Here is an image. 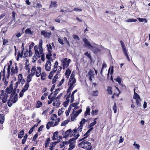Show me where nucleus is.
Instances as JSON below:
<instances>
[{
  "mask_svg": "<svg viewBox=\"0 0 150 150\" xmlns=\"http://www.w3.org/2000/svg\"><path fill=\"white\" fill-rule=\"evenodd\" d=\"M52 56V54L51 52L49 51L48 54H47L46 56V58L48 59H50V57Z\"/></svg>",
  "mask_w": 150,
  "mask_h": 150,
  "instance_id": "6e6d98bb",
  "label": "nucleus"
},
{
  "mask_svg": "<svg viewBox=\"0 0 150 150\" xmlns=\"http://www.w3.org/2000/svg\"><path fill=\"white\" fill-rule=\"evenodd\" d=\"M71 73V71L69 69H67L65 73V76L67 79H68Z\"/></svg>",
  "mask_w": 150,
  "mask_h": 150,
  "instance_id": "cd10ccee",
  "label": "nucleus"
},
{
  "mask_svg": "<svg viewBox=\"0 0 150 150\" xmlns=\"http://www.w3.org/2000/svg\"><path fill=\"white\" fill-rule=\"evenodd\" d=\"M79 147L83 148L85 150H91L92 146L91 143L87 141L83 140L79 144Z\"/></svg>",
  "mask_w": 150,
  "mask_h": 150,
  "instance_id": "20e7f679",
  "label": "nucleus"
},
{
  "mask_svg": "<svg viewBox=\"0 0 150 150\" xmlns=\"http://www.w3.org/2000/svg\"><path fill=\"white\" fill-rule=\"evenodd\" d=\"M60 120V119L59 118H58L57 119V121L55 122L52 121L48 122L46 125V128L47 129H48L51 127H54L57 125L59 122Z\"/></svg>",
  "mask_w": 150,
  "mask_h": 150,
  "instance_id": "0eeeda50",
  "label": "nucleus"
},
{
  "mask_svg": "<svg viewBox=\"0 0 150 150\" xmlns=\"http://www.w3.org/2000/svg\"><path fill=\"white\" fill-rule=\"evenodd\" d=\"M136 103L137 105L138 106H140V102L141 101V99L140 98L139 99H136Z\"/></svg>",
  "mask_w": 150,
  "mask_h": 150,
  "instance_id": "8fccbe9b",
  "label": "nucleus"
},
{
  "mask_svg": "<svg viewBox=\"0 0 150 150\" xmlns=\"http://www.w3.org/2000/svg\"><path fill=\"white\" fill-rule=\"evenodd\" d=\"M133 98L135 100L140 98L139 95L137 93H136L135 92H134Z\"/></svg>",
  "mask_w": 150,
  "mask_h": 150,
  "instance_id": "72a5a7b5",
  "label": "nucleus"
},
{
  "mask_svg": "<svg viewBox=\"0 0 150 150\" xmlns=\"http://www.w3.org/2000/svg\"><path fill=\"white\" fill-rule=\"evenodd\" d=\"M72 132L71 131V129H69L67 130L65 132V134H64V137L66 138L71 133H72V135H73V134H75L74 133H72Z\"/></svg>",
  "mask_w": 150,
  "mask_h": 150,
  "instance_id": "412c9836",
  "label": "nucleus"
},
{
  "mask_svg": "<svg viewBox=\"0 0 150 150\" xmlns=\"http://www.w3.org/2000/svg\"><path fill=\"white\" fill-rule=\"evenodd\" d=\"M35 8H40L42 7V5L40 3H37L36 6H34Z\"/></svg>",
  "mask_w": 150,
  "mask_h": 150,
  "instance_id": "37998d69",
  "label": "nucleus"
},
{
  "mask_svg": "<svg viewBox=\"0 0 150 150\" xmlns=\"http://www.w3.org/2000/svg\"><path fill=\"white\" fill-rule=\"evenodd\" d=\"M5 116L4 114H0V123L1 124H3L5 120Z\"/></svg>",
  "mask_w": 150,
  "mask_h": 150,
  "instance_id": "5701e85b",
  "label": "nucleus"
},
{
  "mask_svg": "<svg viewBox=\"0 0 150 150\" xmlns=\"http://www.w3.org/2000/svg\"><path fill=\"white\" fill-rule=\"evenodd\" d=\"M62 139V136L58 135L57 132H56L54 133L52 137V139L53 140L57 141L55 142H57V143H58Z\"/></svg>",
  "mask_w": 150,
  "mask_h": 150,
  "instance_id": "6e6552de",
  "label": "nucleus"
},
{
  "mask_svg": "<svg viewBox=\"0 0 150 150\" xmlns=\"http://www.w3.org/2000/svg\"><path fill=\"white\" fill-rule=\"evenodd\" d=\"M112 88L110 86H108L107 87V91L108 94L111 95L112 94Z\"/></svg>",
  "mask_w": 150,
  "mask_h": 150,
  "instance_id": "2f4dec72",
  "label": "nucleus"
},
{
  "mask_svg": "<svg viewBox=\"0 0 150 150\" xmlns=\"http://www.w3.org/2000/svg\"><path fill=\"white\" fill-rule=\"evenodd\" d=\"M13 89V86L12 85H11L9 87H7L6 89V91H5L8 93H8H10L12 91Z\"/></svg>",
  "mask_w": 150,
  "mask_h": 150,
  "instance_id": "c85d7f7f",
  "label": "nucleus"
},
{
  "mask_svg": "<svg viewBox=\"0 0 150 150\" xmlns=\"http://www.w3.org/2000/svg\"><path fill=\"white\" fill-rule=\"evenodd\" d=\"M48 95V93H45L41 97V100H44L45 99V97L47 96Z\"/></svg>",
  "mask_w": 150,
  "mask_h": 150,
  "instance_id": "052dcab7",
  "label": "nucleus"
},
{
  "mask_svg": "<svg viewBox=\"0 0 150 150\" xmlns=\"http://www.w3.org/2000/svg\"><path fill=\"white\" fill-rule=\"evenodd\" d=\"M64 108H61L59 110L58 112V115H61L64 112Z\"/></svg>",
  "mask_w": 150,
  "mask_h": 150,
  "instance_id": "c9c22d12",
  "label": "nucleus"
},
{
  "mask_svg": "<svg viewBox=\"0 0 150 150\" xmlns=\"http://www.w3.org/2000/svg\"><path fill=\"white\" fill-rule=\"evenodd\" d=\"M92 48L91 49L93 51V52L94 53H96L98 52L99 50L98 48V47H91Z\"/></svg>",
  "mask_w": 150,
  "mask_h": 150,
  "instance_id": "a18cd8bd",
  "label": "nucleus"
},
{
  "mask_svg": "<svg viewBox=\"0 0 150 150\" xmlns=\"http://www.w3.org/2000/svg\"><path fill=\"white\" fill-rule=\"evenodd\" d=\"M54 102L53 103L52 105L54 106H55L56 108L58 107L60 105L61 103L59 100V99L54 97Z\"/></svg>",
  "mask_w": 150,
  "mask_h": 150,
  "instance_id": "4468645a",
  "label": "nucleus"
},
{
  "mask_svg": "<svg viewBox=\"0 0 150 150\" xmlns=\"http://www.w3.org/2000/svg\"><path fill=\"white\" fill-rule=\"evenodd\" d=\"M71 60L70 59L68 60L67 58H65L63 61V68L64 69L65 68H67L69 66V64L70 63Z\"/></svg>",
  "mask_w": 150,
  "mask_h": 150,
  "instance_id": "9d476101",
  "label": "nucleus"
},
{
  "mask_svg": "<svg viewBox=\"0 0 150 150\" xmlns=\"http://www.w3.org/2000/svg\"><path fill=\"white\" fill-rule=\"evenodd\" d=\"M123 52L126 57L127 59L129 61H130V59L129 58L128 54L127 52V51L125 47H123Z\"/></svg>",
  "mask_w": 150,
  "mask_h": 150,
  "instance_id": "f3484780",
  "label": "nucleus"
},
{
  "mask_svg": "<svg viewBox=\"0 0 150 150\" xmlns=\"http://www.w3.org/2000/svg\"><path fill=\"white\" fill-rule=\"evenodd\" d=\"M42 105V102L40 101H38L36 104V107L37 108H40Z\"/></svg>",
  "mask_w": 150,
  "mask_h": 150,
  "instance_id": "e433bc0d",
  "label": "nucleus"
},
{
  "mask_svg": "<svg viewBox=\"0 0 150 150\" xmlns=\"http://www.w3.org/2000/svg\"><path fill=\"white\" fill-rule=\"evenodd\" d=\"M11 69V67L9 65H8V68H7V73H8L7 77L8 78V77L9 76V72Z\"/></svg>",
  "mask_w": 150,
  "mask_h": 150,
  "instance_id": "680f3d73",
  "label": "nucleus"
},
{
  "mask_svg": "<svg viewBox=\"0 0 150 150\" xmlns=\"http://www.w3.org/2000/svg\"><path fill=\"white\" fill-rule=\"evenodd\" d=\"M57 6V2L56 1H51L49 6L50 8H56Z\"/></svg>",
  "mask_w": 150,
  "mask_h": 150,
  "instance_id": "a211bd4d",
  "label": "nucleus"
},
{
  "mask_svg": "<svg viewBox=\"0 0 150 150\" xmlns=\"http://www.w3.org/2000/svg\"><path fill=\"white\" fill-rule=\"evenodd\" d=\"M51 65L50 61H47L45 66V70L47 71H50L51 69Z\"/></svg>",
  "mask_w": 150,
  "mask_h": 150,
  "instance_id": "2eb2a0df",
  "label": "nucleus"
},
{
  "mask_svg": "<svg viewBox=\"0 0 150 150\" xmlns=\"http://www.w3.org/2000/svg\"><path fill=\"white\" fill-rule=\"evenodd\" d=\"M18 51V54L16 57V60L17 61L19 60V57L22 58L23 57V53H24V55L25 57H27L28 56H30L32 55V53L31 50V48L29 47V50H28L25 49L24 47H21L20 48V47H17Z\"/></svg>",
  "mask_w": 150,
  "mask_h": 150,
  "instance_id": "f257e3e1",
  "label": "nucleus"
},
{
  "mask_svg": "<svg viewBox=\"0 0 150 150\" xmlns=\"http://www.w3.org/2000/svg\"><path fill=\"white\" fill-rule=\"evenodd\" d=\"M73 37V38L76 41H79L80 39L78 36L75 34H74Z\"/></svg>",
  "mask_w": 150,
  "mask_h": 150,
  "instance_id": "603ef678",
  "label": "nucleus"
},
{
  "mask_svg": "<svg viewBox=\"0 0 150 150\" xmlns=\"http://www.w3.org/2000/svg\"><path fill=\"white\" fill-rule=\"evenodd\" d=\"M18 72V67L16 66V65L13 67L11 69V71L10 74L11 75H13L15 74H16Z\"/></svg>",
  "mask_w": 150,
  "mask_h": 150,
  "instance_id": "ddd939ff",
  "label": "nucleus"
},
{
  "mask_svg": "<svg viewBox=\"0 0 150 150\" xmlns=\"http://www.w3.org/2000/svg\"><path fill=\"white\" fill-rule=\"evenodd\" d=\"M18 98L17 95H15L13 98L12 99V102L16 103L18 100Z\"/></svg>",
  "mask_w": 150,
  "mask_h": 150,
  "instance_id": "a19ab883",
  "label": "nucleus"
},
{
  "mask_svg": "<svg viewBox=\"0 0 150 150\" xmlns=\"http://www.w3.org/2000/svg\"><path fill=\"white\" fill-rule=\"evenodd\" d=\"M24 131L23 130H22L20 131L19 134H18V137L19 138H21L23 137L24 135Z\"/></svg>",
  "mask_w": 150,
  "mask_h": 150,
  "instance_id": "473e14b6",
  "label": "nucleus"
},
{
  "mask_svg": "<svg viewBox=\"0 0 150 150\" xmlns=\"http://www.w3.org/2000/svg\"><path fill=\"white\" fill-rule=\"evenodd\" d=\"M98 110H92L91 112V114H92L93 115H96L98 114Z\"/></svg>",
  "mask_w": 150,
  "mask_h": 150,
  "instance_id": "4d7b16f0",
  "label": "nucleus"
},
{
  "mask_svg": "<svg viewBox=\"0 0 150 150\" xmlns=\"http://www.w3.org/2000/svg\"><path fill=\"white\" fill-rule=\"evenodd\" d=\"M137 19L139 22H143L144 21L145 23L147 22V20L146 18H139Z\"/></svg>",
  "mask_w": 150,
  "mask_h": 150,
  "instance_id": "4c0bfd02",
  "label": "nucleus"
},
{
  "mask_svg": "<svg viewBox=\"0 0 150 150\" xmlns=\"http://www.w3.org/2000/svg\"><path fill=\"white\" fill-rule=\"evenodd\" d=\"M114 79L117 82H118L119 84H120L121 83V79L119 77H117V78L116 79Z\"/></svg>",
  "mask_w": 150,
  "mask_h": 150,
  "instance_id": "864d4df0",
  "label": "nucleus"
},
{
  "mask_svg": "<svg viewBox=\"0 0 150 150\" xmlns=\"http://www.w3.org/2000/svg\"><path fill=\"white\" fill-rule=\"evenodd\" d=\"M117 107L116 106V103H115L114 104V105L113 107L112 110L114 111V112L115 113L117 112Z\"/></svg>",
  "mask_w": 150,
  "mask_h": 150,
  "instance_id": "49530a36",
  "label": "nucleus"
},
{
  "mask_svg": "<svg viewBox=\"0 0 150 150\" xmlns=\"http://www.w3.org/2000/svg\"><path fill=\"white\" fill-rule=\"evenodd\" d=\"M82 111V110L81 109H79L77 111H73L72 112L75 116L77 117V116L81 113V112Z\"/></svg>",
  "mask_w": 150,
  "mask_h": 150,
  "instance_id": "7c9ffc66",
  "label": "nucleus"
},
{
  "mask_svg": "<svg viewBox=\"0 0 150 150\" xmlns=\"http://www.w3.org/2000/svg\"><path fill=\"white\" fill-rule=\"evenodd\" d=\"M88 136V134L86 133L84 135V137L83 138H82V139H81L79 141H82L83 140H84Z\"/></svg>",
  "mask_w": 150,
  "mask_h": 150,
  "instance_id": "338daca9",
  "label": "nucleus"
},
{
  "mask_svg": "<svg viewBox=\"0 0 150 150\" xmlns=\"http://www.w3.org/2000/svg\"><path fill=\"white\" fill-rule=\"evenodd\" d=\"M50 141V138H48L47 139L45 142V147H47L48 146Z\"/></svg>",
  "mask_w": 150,
  "mask_h": 150,
  "instance_id": "de8ad7c7",
  "label": "nucleus"
},
{
  "mask_svg": "<svg viewBox=\"0 0 150 150\" xmlns=\"http://www.w3.org/2000/svg\"><path fill=\"white\" fill-rule=\"evenodd\" d=\"M93 72L91 70H90L88 72V75L89 76L94 77V74L93 73Z\"/></svg>",
  "mask_w": 150,
  "mask_h": 150,
  "instance_id": "3c124183",
  "label": "nucleus"
},
{
  "mask_svg": "<svg viewBox=\"0 0 150 150\" xmlns=\"http://www.w3.org/2000/svg\"><path fill=\"white\" fill-rule=\"evenodd\" d=\"M58 73L56 74V75L53 78V79L52 81V84H53L55 83L57 79L58 78Z\"/></svg>",
  "mask_w": 150,
  "mask_h": 150,
  "instance_id": "ea45409f",
  "label": "nucleus"
},
{
  "mask_svg": "<svg viewBox=\"0 0 150 150\" xmlns=\"http://www.w3.org/2000/svg\"><path fill=\"white\" fill-rule=\"evenodd\" d=\"M8 94L7 93L4 92L3 90L0 91V99L2 100L3 103H5L8 100Z\"/></svg>",
  "mask_w": 150,
  "mask_h": 150,
  "instance_id": "423d86ee",
  "label": "nucleus"
},
{
  "mask_svg": "<svg viewBox=\"0 0 150 150\" xmlns=\"http://www.w3.org/2000/svg\"><path fill=\"white\" fill-rule=\"evenodd\" d=\"M53 93H52L48 96V98L50 99L48 101V103L49 104H51L52 101L54 100V96H53L52 97H51V95Z\"/></svg>",
  "mask_w": 150,
  "mask_h": 150,
  "instance_id": "b1692460",
  "label": "nucleus"
},
{
  "mask_svg": "<svg viewBox=\"0 0 150 150\" xmlns=\"http://www.w3.org/2000/svg\"><path fill=\"white\" fill-rule=\"evenodd\" d=\"M83 128V126L80 125L78 127V129H74L72 131V133H75L77 131L78 132H81L82 131V129Z\"/></svg>",
  "mask_w": 150,
  "mask_h": 150,
  "instance_id": "4be33fe9",
  "label": "nucleus"
},
{
  "mask_svg": "<svg viewBox=\"0 0 150 150\" xmlns=\"http://www.w3.org/2000/svg\"><path fill=\"white\" fill-rule=\"evenodd\" d=\"M75 139H74L73 138L70 139L69 140V142L71 144H74L75 142Z\"/></svg>",
  "mask_w": 150,
  "mask_h": 150,
  "instance_id": "e2e57ef3",
  "label": "nucleus"
},
{
  "mask_svg": "<svg viewBox=\"0 0 150 150\" xmlns=\"http://www.w3.org/2000/svg\"><path fill=\"white\" fill-rule=\"evenodd\" d=\"M25 82V79L23 78V76L22 74H19L18 76V81L17 83L20 84V83L22 85H23Z\"/></svg>",
  "mask_w": 150,
  "mask_h": 150,
  "instance_id": "f8f14e48",
  "label": "nucleus"
},
{
  "mask_svg": "<svg viewBox=\"0 0 150 150\" xmlns=\"http://www.w3.org/2000/svg\"><path fill=\"white\" fill-rule=\"evenodd\" d=\"M5 67H4V68L3 71H2L1 72V73H0V76L1 77V75H2V76L3 75V76H4V74H5Z\"/></svg>",
  "mask_w": 150,
  "mask_h": 150,
  "instance_id": "774afa93",
  "label": "nucleus"
},
{
  "mask_svg": "<svg viewBox=\"0 0 150 150\" xmlns=\"http://www.w3.org/2000/svg\"><path fill=\"white\" fill-rule=\"evenodd\" d=\"M133 145L135 146L137 149H139L140 146L139 144H136L135 142H134V143L133 144Z\"/></svg>",
  "mask_w": 150,
  "mask_h": 150,
  "instance_id": "0e129e2a",
  "label": "nucleus"
},
{
  "mask_svg": "<svg viewBox=\"0 0 150 150\" xmlns=\"http://www.w3.org/2000/svg\"><path fill=\"white\" fill-rule=\"evenodd\" d=\"M40 78L42 80H44L47 77V74L45 72H42L40 74Z\"/></svg>",
  "mask_w": 150,
  "mask_h": 150,
  "instance_id": "393cba45",
  "label": "nucleus"
},
{
  "mask_svg": "<svg viewBox=\"0 0 150 150\" xmlns=\"http://www.w3.org/2000/svg\"><path fill=\"white\" fill-rule=\"evenodd\" d=\"M97 90L93 91L91 93V95L93 96H98Z\"/></svg>",
  "mask_w": 150,
  "mask_h": 150,
  "instance_id": "09e8293b",
  "label": "nucleus"
},
{
  "mask_svg": "<svg viewBox=\"0 0 150 150\" xmlns=\"http://www.w3.org/2000/svg\"><path fill=\"white\" fill-rule=\"evenodd\" d=\"M62 39L63 40V44L66 43L67 44L68 46H69V43L68 42L66 38L64 37L63 39Z\"/></svg>",
  "mask_w": 150,
  "mask_h": 150,
  "instance_id": "58836bf2",
  "label": "nucleus"
},
{
  "mask_svg": "<svg viewBox=\"0 0 150 150\" xmlns=\"http://www.w3.org/2000/svg\"><path fill=\"white\" fill-rule=\"evenodd\" d=\"M32 74L34 73V76L35 75L37 77L40 76L41 73V68L40 67H38L37 68L35 66L32 67L31 69Z\"/></svg>",
  "mask_w": 150,
  "mask_h": 150,
  "instance_id": "39448f33",
  "label": "nucleus"
},
{
  "mask_svg": "<svg viewBox=\"0 0 150 150\" xmlns=\"http://www.w3.org/2000/svg\"><path fill=\"white\" fill-rule=\"evenodd\" d=\"M82 40L83 42L85 43V44L86 45L89 46L90 47H93V46H92L90 44L89 42L88 41L87 39L86 38H83Z\"/></svg>",
  "mask_w": 150,
  "mask_h": 150,
  "instance_id": "6ab92c4d",
  "label": "nucleus"
},
{
  "mask_svg": "<svg viewBox=\"0 0 150 150\" xmlns=\"http://www.w3.org/2000/svg\"><path fill=\"white\" fill-rule=\"evenodd\" d=\"M29 86V84H28L25 83V86L20 93L19 96L20 97H22L23 96L24 93L28 90Z\"/></svg>",
  "mask_w": 150,
  "mask_h": 150,
  "instance_id": "1a4fd4ad",
  "label": "nucleus"
},
{
  "mask_svg": "<svg viewBox=\"0 0 150 150\" xmlns=\"http://www.w3.org/2000/svg\"><path fill=\"white\" fill-rule=\"evenodd\" d=\"M137 21L136 19L133 18H129L125 20V22H135Z\"/></svg>",
  "mask_w": 150,
  "mask_h": 150,
  "instance_id": "f704fd0d",
  "label": "nucleus"
},
{
  "mask_svg": "<svg viewBox=\"0 0 150 150\" xmlns=\"http://www.w3.org/2000/svg\"><path fill=\"white\" fill-rule=\"evenodd\" d=\"M33 76H34V73L32 74L31 72V73L28 76L25 83L29 84V83L31 81L32 77Z\"/></svg>",
  "mask_w": 150,
  "mask_h": 150,
  "instance_id": "dca6fc26",
  "label": "nucleus"
},
{
  "mask_svg": "<svg viewBox=\"0 0 150 150\" xmlns=\"http://www.w3.org/2000/svg\"><path fill=\"white\" fill-rule=\"evenodd\" d=\"M41 34L45 38H49L52 35L51 32H48L47 30H43L41 32Z\"/></svg>",
  "mask_w": 150,
  "mask_h": 150,
  "instance_id": "9b49d317",
  "label": "nucleus"
},
{
  "mask_svg": "<svg viewBox=\"0 0 150 150\" xmlns=\"http://www.w3.org/2000/svg\"><path fill=\"white\" fill-rule=\"evenodd\" d=\"M76 116H75L73 113H72L71 114V121H73L75 119Z\"/></svg>",
  "mask_w": 150,
  "mask_h": 150,
  "instance_id": "13d9d810",
  "label": "nucleus"
},
{
  "mask_svg": "<svg viewBox=\"0 0 150 150\" xmlns=\"http://www.w3.org/2000/svg\"><path fill=\"white\" fill-rule=\"evenodd\" d=\"M34 48L35 54L33 58L32 62H35L40 57V54H42L43 51L42 47H34Z\"/></svg>",
  "mask_w": 150,
  "mask_h": 150,
  "instance_id": "7ed1b4c3",
  "label": "nucleus"
},
{
  "mask_svg": "<svg viewBox=\"0 0 150 150\" xmlns=\"http://www.w3.org/2000/svg\"><path fill=\"white\" fill-rule=\"evenodd\" d=\"M57 119V115L55 114H53L52 115L51 117V120H54Z\"/></svg>",
  "mask_w": 150,
  "mask_h": 150,
  "instance_id": "79ce46f5",
  "label": "nucleus"
},
{
  "mask_svg": "<svg viewBox=\"0 0 150 150\" xmlns=\"http://www.w3.org/2000/svg\"><path fill=\"white\" fill-rule=\"evenodd\" d=\"M86 122V120L84 118H83L80 122V125L83 126V125Z\"/></svg>",
  "mask_w": 150,
  "mask_h": 150,
  "instance_id": "5fc2aeb1",
  "label": "nucleus"
},
{
  "mask_svg": "<svg viewBox=\"0 0 150 150\" xmlns=\"http://www.w3.org/2000/svg\"><path fill=\"white\" fill-rule=\"evenodd\" d=\"M71 109V107L70 106L69 108L67 111L66 112V116H68L69 115Z\"/></svg>",
  "mask_w": 150,
  "mask_h": 150,
  "instance_id": "69168bd1",
  "label": "nucleus"
},
{
  "mask_svg": "<svg viewBox=\"0 0 150 150\" xmlns=\"http://www.w3.org/2000/svg\"><path fill=\"white\" fill-rule=\"evenodd\" d=\"M96 123V121H93L92 123H90L88 127L89 128L92 127Z\"/></svg>",
  "mask_w": 150,
  "mask_h": 150,
  "instance_id": "bf43d9fd",
  "label": "nucleus"
},
{
  "mask_svg": "<svg viewBox=\"0 0 150 150\" xmlns=\"http://www.w3.org/2000/svg\"><path fill=\"white\" fill-rule=\"evenodd\" d=\"M25 33L26 34H32L33 33L31 31L30 28H27L25 30Z\"/></svg>",
  "mask_w": 150,
  "mask_h": 150,
  "instance_id": "c03bdc74",
  "label": "nucleus"
},
{
  "mask_svg": "<svg viewBox=\"0 0 150 150\" xmlns=\"http://www.w3.org/2000/svg\"><path fill=\"white\" fill-rule=\"evenodd\" d=\"M57 144V142H52L51 143L49 146L50 149V150H53V149L54 147Z\"/></svg>",
  "mask_w": 150,
  "mask_h": 150,
  "instance_id": "c756f323",
  "label": "nucleus"
},
{
  "mask_svg": "<svg viewBox=\"0 0 150 150\" xmlns=\"http://www.w3.org/2000/svg\"><path fill=\"white\" fill-rule=\"evenodd\" d=\"M77 89H76L72 93L71 95V100H70V102L71 103H72L74 100V94L75 93L77 92Z\"/></svg>",
  "mask_w": 150,
  "mask_h": 150,
  "instance_id": "bb28decb",
  "label": "nucleus"
},
{
  "mask_svg": "<svg viewBox=\"0 0 150 150\" xmlns=\"http://www.w3.org/2000/svg\"><path fill=\"white\" fill-rule=\"evenodd\" d=\"M90 108L89 107L86 108V110L84 114V117H86L87 116L90 115Z\"/></svg>",
  "mask_w": 150,
  "mask_h": 150,
  "instance_id": "a878e982",
  "label": "nucleus"
},
{
  "mask_svg": "<svg viewBox=\"0 0 150 150\" xmlns=\"http://www.w3.org/2000/svg\"><path fill=\"white\" fill-rule=\"evenodd\" d=\"M76 79L75 78V75L72 73L69 78V81L68 83L69 88L67 90V93H70L73 88L75 86Z\"/></svg>",
  "mask_w": 150,
  "mask_h": 150,
  "instance_id": "f03ea898",
  "label": "nucleus"
},
{
  "mask_svg": "<svg viewBox=\"0 0 150 150\" xmlns=\"http://www.w3.org/2000/svg\"><path fill=\"white\" fill-rule=\"evenodd\" d=\"M69 95H68L67 97L66 98V100L63 103V105L65 107H66L68 105V104L69 101V98L70 96L69 95H70V93H69Z\"/></svg>",
  "mask_w": 150,
  "mask_h": 150,
  "instance_id": "aec40b11",
  "label": "nucleus"
}]
</instances>
